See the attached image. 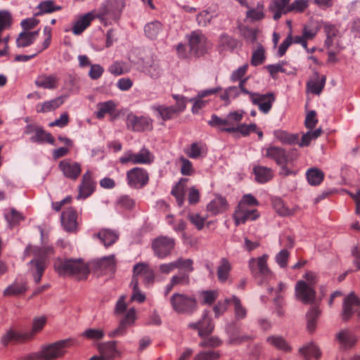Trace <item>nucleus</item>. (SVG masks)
Returning <instances> with one entry per match:
<instances>
[{
	"mask_svg": "<svg viewBox=\"0 0 360 360\" xmlns=\"http://www.w3.org/2000/svg\"><path fill=\"white\" fill-rule=\"evenodd\" d=\"M188 283L189 277L188 274L179 273L172 278L170 283L166 287V290L169 292L176 287L186 285Z\"/></svg>",
	"mask_w": 360,
	"mask_h": 360,
	"instance_id": "37",
	"label": "nucleus"
},
{
	"mask_svg": "<svg viewBox=\"0 0 360 360\" xmlns=\"http://www.w3.org/2000/svg\"><path fill=\"white\" fill-rule=\"evenodd\" d=\"M171 304L177 313L191 314L197 307L195 299L188 294H174L171 298Z\"/></svg>",
	"mask_w": 360,
	"mask_h": 360,
	"instance_id": "8",
	"label": "nucleus"
},
{
	"mask_svg": "<svg viewBox=\"0 0 360 360\" xmlns=\"http://www.w3.org/2000/svg\"><path fill=\"white\" fill-rule=\"evenodd\" d=\"M98 266L103 270L112 271L115 266V259L113 255L103 257L98 262Z\"/></svg>",
	"mask_w": 360,
	"mask_h": 360,
	"instance_id": "61",
	"label": "nucleus"
},
{
	"mask_svg": "<svg viewBox=\"0 0 360 360\" xmlns=\"http://www.w3.org/2000/svg\"><path fill=\"white\" fill-rule=\"evenodd\" d=\"M268 258L267 255H263L261 257H252L248 262V266L252 275L259 282H262L273 276V273L267 264Z\"/></svg>",
	"mask_w": 360,
	"mask_h": 360,
	"instance_id": "5",
	"label": "nucleus"
},
{
	"mask_svg": "<svg viewBox=\"0 0 360 360\" xmlns=\"http://www.w3.org/2000/svg\"><path fill=\"white\" fill-rule=\"evenodd\" d=\"M326 80V76L322 75L320 78L319 75L316 73V78L307 83L308 90L314 94H320L325 86Z\"/></svg>",
	"mask_w": 360,
	"mask_h": 360,
	"instance_id": "40",
	"label": "nucleus"
},
{
	"mask_svg": "<svg viewBox=\"0 0 360 360\" xmlns=\"http://www.w3.org/2000/svg\"><path fill=\"white\" fill-rule=\"evenodd\" d=\"M58 168L65 177L72 181L77 180L82 173V165L70 158L61 160Z\"/></svg>",
	"mask_w": 360,
	"mask_h": 360,
	"instance_id": "13",
	"label": "nucleus"
},
{
	"mask_svg": "<svg viewBox=\"0 0 360 360\" xmlns=\"http://www.w3.org/2000/svg\"><path fill=\"white\" fill-rule=\"evenodd\" d=\"M142 278L146 285H150L155 280V272L147 263L136 264L133 269V278L130 283L133 292H140L138 281Z\"/></svg>",
	"mask_w": 360,
	"mask_h": 360,
	"instance_id": "6",
	"label": "nucleus"
},
{
	"mask_svg": "<svg viewBox=\"0 0 360 360\" xmlns=\"http://www.w3.org/2000/svg\"><path fill=\"white\" fill-rule=\"evenodd\" d=\"M250 100L254 105L258 106L260 111L267 113L272 107L275 96L272 93L266 94L253 93L250 94Z\"/></svg>",
	"mask_w": 360,
	"mask_h": 360,
	"instance_id": "16",
	"label": "nucleus"
},
{
	"mask_svg": "<svg viewBox=\"0 0 360 360\" xmlns=\"http://www.w3.org/2000/svg\"><path fill=\"white\" fill-rule=\"evenodd\" d=\"M308 0H295L292 4L289 5L286 11H288V13H302L308 7Z\"/></svg>",
	"mask_w": 360,
	"mask_h": 360,
	"instance_id": "53",
	"label": "nucleus"
},
{
	"mask_svg": "<svg viewBox=\"0 0 360 360\" xmlns=\"http://www.w3.org/2000/svg\"><path fill=\"white\" fill-rule=\"evenodd\" d=\"M174 246V239L166 236L158 237L152 243V248L155 255L160 258H165L169 255Z\"/></svg>",
	"mask_w": 360,
	"mask_h": 360,
	"instance_id": "11",
	"label": "nucleus"
},
{
	"mask_svg": "<svg viewBox=\"0 0 360 360\" xmlns=\"http://www.w3.org/2000/svg\"><path fill=\"white\" fill-rule=\"evenodd\" d=\"M53 253V248L51 247L44 248L43 250H39L37 253L38 255L41 256L39 259H34L32 261V264L34 265L35 267V274L34 276V281L36 283H38L41 280V277L43 274V272L46 268L45 265V259L43 257L44 255H49Z\"/></svg>",
	"mask_w": 360,
	"mask_h": 360,
	"instance_id": "22",
	"label": "nucleus"
},
{
	"mask_svg": "<svg viewBox=\"0 0 360 360\" xmlns=\"http://www.w3.org/2000/svg\"><path fill=\"white\" fill-rule=\"evenodd\" d=\"M30 336L25 333H20L14 329H10L1 338V343L4 346L9 344L21 343L29 341Z\"/></svg>",
	"mask_w": 360,
	"mask_h": 360,
	"instance_id": "23",
	"label": "nucleus"
},
{
	"mask_svg": "<svg viewBox=\"0 0 360 360\" xmlns=\"http://www.w3.org/2000/svg\"><path fill=\"white\" fill-rule=\"evenodd\" d=\"M227 208L228 203L226 199L221 196H217L207 205V212H210L212 216H216L225 212Z\"/></svg>",
	"mask_w": 360,
	"mask_h": 360,
	"instance_id": "29",
	"label": "nucleus"
},
{
	"mask_svg": "<svg viewBox=\"0 0 360 360\" xmlns=\"http://www.w3.org/2000/svg\"><path fill=\"white\" fill-rule=\"evenodd\" d=\"M304 278L306 281H300L297 283L295 286L296 292H314L313 286L318 281L316 274L307 271L305 273Z\"/></svg>",
	"mask_w": 360,
	"mask_h": 360,
	"instance_id": "21",
	"label": "nucleus"
},
{
	"mask_svg": "<svg viewBox=\"0 0 360 360\" xmlns=\"http://www.w3.org/2000/svg\"><path fill=\"white\" fill-rule=\"evenodd\" d=\"M263 10V4H259L255 8L250 9L247 12V17L253 20H262L264 16Z\"/></svg>",
	"mask_w": 360,
	"mask_h": 360,
	"instance_id": "60",
	"label": "nucleus"
},
{
	"mask_svg": "<svg viewBox=\"0 0 360 360\" xmlns=\"http://www.w3.org/2000/svg\"><path fill=\"white\" fill-rule=\"evenodd\" d=\"M188 328L197 330L200 338L209 336L214 330V325L211 318L208 316V313L205 311L202 319L197 323H191Z\"/></svg>",
	"mask_w": 360,
	"mask_h": 360,
	"instance_id": "15",
	"label": "nucleus"
},
{
	"mask_svg": "<svg viewBox=\"0 0 360 360\" xmlns=\"http://www.w3.org/2000/svg\"><path fill=\"white\" fill-rule=\"evenodd\" d=\"M46 322V319L45 316H41L39 318H36L33 321V326L32 331L30 333H25L29 336H30V340L41 330L43 329Z\"/></svg>",
	"mask_w": 360,
	"mask_h": 360,
	"instance_id": "57",
	"label": "nucleus"
},
{
	"mask_svg": "<svg viewBox=\"0 0 360 360\" xmlns=\"http://www.w3.org/2000/svg\"><path fill=\"white\" fill-rule=\"evenodd\" d=\"M255 179L260 184H264L272 179L274 176L273 170L267 167L257 165L253 168Z\"/></svg>",
	"mask_w": 360,
	"mask_h": 360,
	"instance_id": "32",
	"label": "nucleus"
},
{
	"mask_svg": "<svg viewBox=\"0 0 360 360\" xmlns=\"http://www.w3.org/2000/svg\"><path fill=\"white\" fill-rule=\"evenodd\" d=\"M117 105L112 101H108L103 103H99L97 105L98 111L96 112V116L98 119H103L106 114L110 115L112 119L117 117L115 114V109Z\"/></svg>",
	"mask_w": 360,
	"mask_h": 360,
	"instance_id": "28",
	"label": "nucleus"
},
{
	"mask_svg": "<svg viewBox=\"0 0 360 360\" xmlns=\"http://www.w3.org/2000/svg\"><path fill=\"white\" fill-rule=\"evenodd\" d=\"M33 141H46L51 144L54 143V138L50 133H47L41 129H38L36 131L35 136L32 137Z\"/></svg>",
	"mask_w": 360,
	"mask_h": 360,
	"instance_id": "58",
	"label": "nucleus"
},
{
	"mask_svg": "<svg viewBox=\"0 0 360 360\" xmlns=\"http://www.w3.org/2000/svg\"><path fill=\"white\" fill-rule=\"evenodd\" d=\"M220 357V354L217 351L201 352L198 353L193 360H217Z\"/></svg>",
	"mask_w": 360,
	"mask_h": 360,
	"instance_id": "63",
	"label": "nucleus"
},
{
	"mask_svg": "<svg viewBox=\"0 0 360 360\" xmlns=\"http://www.w3.org/2000/svg\"><path fill=\"white\" fill-rule=\"evenodd\" d=\"M337 338L340 344L346 349L353 347L357 341L356 335L347 330L340 332Z\"/></svg>",
	"mask_w": 360,
	"mask_h": 360,
	"instance_id": "38",
	"label": "nucleus"
},
{
	"mask_svg": "<svg viewBox=\"0 0 360 360\" xmlns=\"http://www.w3.org/2000/svg\"><path fill=\"white\" fill-rule=\"evenodd\" d=\"M265 157L274 160L280 166V175L287 176L295 174L293 170L288 166L297 158V155L292 152L287 153L285 149L271 146L266 148Z\"/></svg>",
	"mask_w": 360,
	"mask_h": 360,
	"instance_id": "4",
	"label": "nucleus"
},
{
	"mask_svg": "<svg viewBox=\"0 0 360 360\" xmlns=\"http://www.w3.org/2000/svg\"><path fill=\"white\" fill-rule=\"evenodd\" d=\"M124 0H108L105 13L106 14L111 12L113 13H120L124 6Z\"/></svg>",
	"mask_w": 360,
	"mask_h": 360,
	"instance_id": "54",
	"label": "nucleus"
},
{
	"mask_svg": "<svg viewBox=\"0 0 360 360\" xmlns=\"http://www.w3.org/2000/svg\"><path fill=\"white\" fill-rule=\"evenodd\" d=\"M243 113L239 112H230L224 119L212 115L209 124L212 127H217L221 131L236 132V129L243 119Z\"/></svg>",
	"mask_w": 360,
	"mask_h": 360,
	"instance_id": "7",
	"label": "nucleus"
},
{
	"mask_svg": "<svg viewBox=\"0 0 360 360\" xmlns=\"http://www.w3.org/2000/svg\"><path fill=\"white\" fill-rule=\"evenodd\" d=\"M39 12L37 15L50 13L61 9L60 6L54 4L53 1H44L39 4Z\"/></svg>",
	"mask_w": 360,
	"mask_h": 360,
	"instance_id": "50",
	"label": "nucleus"
},
{
	"mask_svg": "<svg viewBox=\"0 0 360 360\" xmlns=\"http://www.w3.org/2000/svg\"><path fill=\"white\" fill-rule=\"evenodd\" d=\"M56 271L63 276H70L77 280L86 279L89 269L81 259H57L54 264Z\"/></svg>",
	"mask_w": 360,
	"mask_h": 360,
	"instance_id": "2",
	"label": "nucleus"
},
{
	"mask_svg": "<svg viewBox=\"0 0 360 360\" xmlns=\"http://www.w3.org/2000/svg\"><path fill=\"white\" fill-rule=\"evenodd\" d=\"M232 265L226 258L221 259L217 269V279L220 283H226L229 281Z\"/></svg>",
	"mask_w": 360,
	"mask_h": 360,
	"instance_id": "30",
	"label": "nucleus"
},
{
	"mask_svg": "<svg viewBox=\"0 0 360 360\" xmlns=\"http://www.w3.org/2000/svg\"><path fill=\"white\" fill-rule=\"evenodd\" d=\"M231 304L234 307L235 315L237 319H243L246 316L247 311L243 307L239 299L233 296L231 298Z\"/></svg>",
	"mask_w": 360,
	"mask_h": 360,
	"instance_id": "55",
	"label": "nucleus"
},
{
	"mask_svg": "<svg viewBox=\"0 0 360 360\" xmlns=\"http://www.w3.org/2000/svg\"><path fill=\"white\" fill-rule=\"evenodd\" d=\"M206 145L202 142H195L184 149V153L192 159H200L207 154Z\"/></svg>",
	"mask_w": 360,
	"mask_h": 360,
	"instance_id": "27",
	"label": "nucleus"
},
{
	"mask_svg": "<svg viewBox=\"0 0 360 360\" xmlns=\"http://www.w3.org/2000/svg\"><path fill=\"white\" fill-rule=\"evenodd\" d=\"M64 96H59L51 101L39 103L36 106L38 113H44L53 111L59 108L64 103Z\"/></svg>",
	"mask_w": 360,
	"mask_h": 360,
	"instance_id": "31",
	"label": "nucleus"
},
{
	"mask_svg": "<svg viewBox=\"0 0 360 360\" xmlns=\"http://www.w3.org/2000/svg\"><path fill=\"white\" fill-rule=\"evenodd\" d=\"M98 349L101 356L106 360H110L120 356L121 353L117 349L116 342L110 341L101 343L98 346Z\"/></svg>",
	"mask_w": 360,
	"mask_h": 360,
	"instance_id": "25",
	"label": "nucleus"
},
{
	"mask_svg": "<svg viewBox=\"0 0 360 360\" xmlns=\"http://www.w3.org/2000/svg\"><path fill=\"white\" fill-rule=\"evenodd\" d=\"M76 345L72 339L60 340L42 348L39 352L25 356V360H54L64 355L66 347Z\"/></svg>",
	"mask_w": 360,
	"mask_h": 360,
	"instance_id": "3",
	"label": "nucleus"
},
{
	"mask_svg": "<svg viewBox=\"0 0 360 360\" xmlns=\"http://www.w3.org/2000/svg\"><path fill=\"white\" fill-rule=\"evenodd\" d=\"M274 136L282 143L289 145L298 143V134H290L283 130H277L274 131Z\"/></svg>",
	"mask_w": 360,
	"mask_h": 360,
	"instance_id": "36",
	"label": "nucleus"
},
{
	"mask_svg": "<svg viewBox=\"0 0 360 360\" xmlns=\"http://www.w3.org/2000/svg\"><path fill=\"white\" fill-rule=\"evenodd\" d=\"M176 269H184L188 274L193 271V261L191 259L179 258L174 261Z\"/></svg>",
	"mask_w": 360,
	"mask_h": 360,
	"instance_id": "64",
	"label": "nucleus"
},
{
	"mask_svg": "<svg viewBox=\"0 0 360 360\" xmlns=\"http://www.w3.org/2000/svg\"><path fill=\"white\" fill-rule=\"evenodd\" d=\"M153 109L158 113V115L163 121L171 120L178 115L176 110L172 106L158 105L153 107Z\"/></svg>",
	"mask_w": 360,
	"mask_h": 360,
	"instance_id": "46",
	"label": "nucleus"
},
{
	"mask_svg": "<svg viewBox=\"0 0 360 360\" xmlns=\"http://www.w3.org/2000/svg\"><path fill=\"white\" fill-rule=\"evenodd\" d=\"M94 17L91 13H87L79 19L72 27L75 34H80L91 23Z\"/></svg>",
	"mask_w": 360,
	"mask_h": 360,
	"instance_id": "47",
	"label": "nucleus"
},
{
	"mask_svg": "<svg viewBox=\"0 0 360 360\" xmlns=\"http://www.w3.org/2000/svg\"><path fill=\"white\" fill-rule=\"evenodd\" d=\"M207 217H203L198 213H191L188 215V219L195 226L198 230H202Z\"/></svg>",
	"mask_w": 360,
	"mask_h": 360,
	"instance_id": "56",
	"label": "nucleus"
},
{
	"mask_svg": "<svg viewBox=\"0 0 360 360\" xmlns=\"http://www.w3.org/2000/svg\"><path fill=\"white\" fill-rule=\"evenodd\" d=\"M273 206L275 211L281 216L288 217L293 215L297 211V207H288L286 204L280 198H275L273 200Z\"/></svg>",
	"mask_w": 360,
	"mask_h": 360,
	"instance_id": "35",
	"label": "nucleus"
},
{
	"mask_svg": "<svg viewBox=\"0 0 360 360\" xmlns=\"http://www.w3.org/2000/svg\"><path fill=\"white\" fill-rule=\"evenodd\" d=\"M93 237L94 238H98L105 247H108L117 240L119 235L113 230L103 229L98 233L94 234Z\"/></svg>",
	"mask_w": 360,
	"mask_h": 360,
	"instance_id": "26",
	"label": "nucleus"
},
{
	"mask_svg": "<svg viewBox=\"0 0 360 360\" xmlns=\"http://www.w3.org/2000/svg\"><path fill=\"white\" fill-rule=\"evenodd\" d=\"M320 314V310L316 305L311 307L309 311L307 314V330L309 333H313L316 329V319Z\"/></svg>",
	"mask_w": 360,
	"mask_h": 360,
	"instance_id": "45",
	"label": "nucleus"
},
{
	"mask_svg": "<svg viewBox=\"0 0 360 360\" xmlns=\"http://www.w3.org/2000/svg\"><path fill=\"white\" fill-rule=\"evenodd\" d=\"M187 179H181L172 190V195H174L179 206H181L184 201V190Z\"/></svg>",
	"mask_w": 360,
	"mask_h": 360,
	"instance_id": "43",
	"label": "nucleus"
},
{
	"mask_svg": "<svg viewBox=\"0 0 360 360\" xmlns=\"http://www.w3.org/2000/svg\"><path fill=\"white\" fill-rule=\"evenodd\" d=\"M290 0H274L271 5V11L274 13V19H279L283 14L288 13L287 8L290 4Z\"/></svg>",
	"mask_w": 360,
	"mask_h": 360,
	"instance_id": "34",
	"label": "nucleus"
},
{
	"mask_svg": "<svg viewBox=\"0 0 360 360\" xmlns=\"http://www.w3.org/2000/svg\"><path fill=\"white\" fill-rule=\"evenodd\" d=\"M190 51L200 57L205 54L211 49V44L204 34L200 32H193L189 38Z\"/></svg>",
	"mask_w": 360,
	"mask_h": 360,
	"instance_id": "9",
	"label": "nucleus"
},
{
	"mask_svg": "<svg viewBox=\"0 0 360 360\" xmlns=\"http://www.w3.org/2000/svg\"><path fill=\"white\" fill-rule=\"evenodd\" d=\"M267 342L276 349L284 352H290L292 348L286 340L281 336H271L267 338Z\"/></svg>",
	"mask_w": 360,
	"mask_h": 360,
	"instance_id": "42",
	"label": "nucleus"
},
{
	"mask_svg": "<svg viewBox=\"0 0 360 360\" xmlns=\"http://www.w3.org/2000/svg\"><path fill=\"white\" fill-rule=\"evenodd\" d=\"M39 34V31H23L20 32L16 39L18 47L24 48L31 45Z\"/></svg>",
	"mask_w": 360,
	"mask_h": 360,
	"instance_id": "33",
	"label": "nucleus"
},
{
	"mask_svg": "<svg viewBox=\"0 0 360 360\" xmlns=\"http://www.w3.org/2000/svg\"><path fill=\"white\" fill-rule=\"evenodd\" d=\"M95 184L92 179L91 172H86L83 176L81 183L79 186V193L77 199H84L90 196L94 191Z\"/></svg>",
	"mask_w": 360,
	"mask_h": 360,
	"instance_id": "18",
	"label": "nucleus"
},
{
	"mask_svg": "<svg viewBox=\"0 0 360 360\" xmlns=\"http://www.w3.org/2000/svg\"><path fill=\"white\" fill-rule=\"evenodd\" d=\"M222 90L221 87L217 86L212 89H205L199 92L198 96L191 99V101L193 102L192 111L194 113H198L200 110L207 105L209 100L205 99L206 97L216 94Z\"/></svg>",
	"mask_w": 360,
	"mask_h": 360,
	"instance_id": "17",
	"label": "nucleus"
},
{
	"mask_svg": "<svg viewBox=\"0 0 360 360\" xmlns=\"http://www.w3.org/2000/svg\"><path fill=\"white\" fill-rule=\"evenodd\" d=\"M162 30L163 25L158 20L150 22L144 27L146 35L151 39H156Z\"/></svg>",
	"mask_w": 360,
	"mask_h": 360,
	"instance_id": "39",
	"label": "nucleus"
},
{
	"mask_svg": "<svg viewBox=\"0 0 360 360\" xmlns=\"http://www.w3.org/2000/svg\"><path fill=\"white\" fill-rule=\"evenodd\" d=\"M5 217L11 226H14L24 220L22 214L14 208L11 209L8 212L6 213Z\"/></svg>",
	"mask_w": 360,
	"mask_h": 360,
	"instance_id": "51",
	"label": "nucleus"
},
{
	"mask_svg": "<svg viewBox=\"0 0 360 360\" xmlns=\"http://www.w3.org/2000/svg\"><path fill=\"white\" fill-rule=\"evenodd\" d=\"M202 341L200 342L199 345L201 347H212L216 348L221 345L222 341L216 336L211 337H204L201 338Z\"/></svg>",
	"mask_w": 360,
	"mask_h": 360,
	"instance_id": "52",
	"label": "nucleus"
},
{
	"mask_svg": "<svg viewBox=\"0 0 360 360\" xmlns=\"http://www.w3.org/2000/svg\"><path fill=\"white\" fill-rule=\"evenodd\" d=\"M299 352L306 360H311L312 358L318 359L321 356L319 349L313 343L300 348Z\"/></svg>",
	"mask_w": 360,
	"mask_h": 360,
	"instance_id": "41",
	"label": "nucleus"
},
{
	"mask_svg": "<svg viewBox=\"0 0 360 360\" xmlns=\"http://www.w3.org/2000/svg\"><path fill=\"white\" fill-rule=\"evenodd\" d=\"M323 30L326 35L325 46L328 49L333 45V40L338 36L339 31L335 25L330 24H325Z\"/></svg>",
	"mask_w": 360,
	"mask_h": 360,
	"instance_id": "49",
	"label": "nucleus"
},
{
	"mask_svg": "<svg viewBox=\"0 0 360 360\" xmlns=\"http://www.w3.org/2000/svg\"><path fill=\"white\" fill-rule=\"evenodd\" d=\"M179 162H181V172L183 175L190 176L194 173V168L192 162L181 156L179 158Z\"/></svg>",
	"mask_w": 360,
	"mask_h": 360,
	"instance_id": "59",
	"label": "nucleus"
},
{
	"mask_svg": "<svg viewBox=\"0 0 360 360\" xmlns=\"http://www.w3.org/2000/svg\"><path fill=\"white\" fill-rule=\"evenodd\" d=\"M237 41L227 34H221L218 40V46L223 50H233L237 46Z\"/></svg>",
	"mask_w": 360,
	"mask_h": 360,
	"instance_id": "48",
	"label": "nucleus"
},
{
	"mask_svg": "<svg viewBox=\"0 0 360 360\" xmlns=\"http://www.w3.org/2000/svg\"><path fill=\"white\" fill-rule=\"evenodd\" d=\"M264 50L259 46L252 53L251 64L254 66L261 65L264 60Z\"/></svg>",
	"mask_w": 360,
	"mask_h": 360,
	"instance_id": "62",
	"label": "nucleus"
},
{
	"mask_svg": "<svg viewBox=\"0 0 360 360\" xmlns=\"http://www.w3.org/2000/svg\"><path fill=\"white\" fill-rule=\"evenodd\" d=\"M127 179L130 187L141 188L148 184L149 175L146 169L134 167L127 172Z\"/></svg>",
	"mask_w": 360,
	"mask_h": 360,
	"instance_id": "12",
	"label": "nucleus"
},
{
	"mask_svg": "<svg viewBox=\"0 0 360 360\" xmlns=\"http://www.w3.org/2000/svg\"><path fill=\"white\" fill-rule=\"evenodd\" d=\"M61 222L66 231L76 232L78 227L77 212L72 208L64 211L61 215Z\"/></svg>",
	"mask_w": 360,
	"mask_h": 360,
	"instance_id": "20",
	"label": "nucleus"
},
{
	"mask_svg": "<svg viewBox=\"0 0 360 360\" xmlns=\"http://www.w3.org/2000/svg\"><path fill=\"white\" fill-rule=\"evenodd\" d=\"M34 84L39 88L55 89L58 86V78L55 75L41 74L37 77Z\"/></svg>",
	"mask_w": 360,
	"mask_h": 360,
	"instance_id": "24",
	"label": "nucleus"
},
{
	"mask_svg": "<svg viewBox=\"0 0 360 360\" xmlns=\"http://www.w3.org/2000/svg\"><path fill=\"white\" fill-rule=\"evenodd\" d=\"M153 155L146 148H142L139 153H134L131 151L126 152L120 158L122 164L130 162L133 165H150L153 162Z\"/></svg>",
	"mask_w": 360,
	"mask_h": 360,
	"instance_id": "10",
	"label": "nucleus"
},
{
	"mask_svg": "<svg viewBox=\"0 0 360 360\" xmlns=\"http://www.w3.org/2000/svg\"><path fill=\"white\" fill-rule=\"evenodd\" d=\"M126 124L128 129L134 131H143L153 129V120L146 117H137L134 114H129Z\"/></svg>",
	"mask_w": 360,
	"mask_h": 360,
	"instance_id": "14",
	"label": "nucleus"
},
{
	"mask_svg": "<svg viewBox=\"0 0 360 360\" xmlns=\"http://www.w3.org/2000/svg\"><path fill=\"white\" fill-rule=\"evenodd\" d=\"M258 200L251 194H245L240 200L233 214L236 226L245 224L248 220H255L259 214L254 207L259 205Z\"/></svg>",
	"mask_w": 360,
	"mask_h": 360,
	"instance_id": "1",
	"label": "nucleus"
},
{
	"mask_svg": "<svg viewBox=\"0 0 360 360\" xmlns=\"http://www.w3.org/2000/svg\"><path fill=\"white\" fill-rule=\"evenodd\" d=\"M44 40L43 43L38 46L37 49V51L32 54V55H16L15 56V61L16 62H26L29 60L34 58L36 56H37L39 53L42 52L45 49H46L51 41V29L49 27H45L44 29Z\"/></svg>",
	"mask_w": 360,
	"mask_h": 360,
	"instance_id": "19",
	"label": "nucleus"
},
{
	"mask_svg": "<svg viewBox=\"0 0 360 360\" xmlns=\"http://www.w3.org/2000/svg\"><path fill=\"white\" fill-rule=\"evenodd\" d=\"M307 178L310 185L317 186L323 181L324 173L318 168H310L307 172Z\"/></svg>",
	"mask_w": 360,
	"mask_h": 360,
	"instance_id": "44",
	"label": "nucleus"
}]
</instances>
